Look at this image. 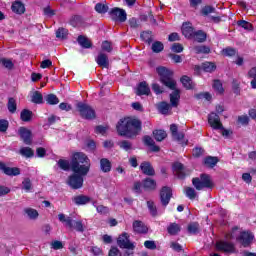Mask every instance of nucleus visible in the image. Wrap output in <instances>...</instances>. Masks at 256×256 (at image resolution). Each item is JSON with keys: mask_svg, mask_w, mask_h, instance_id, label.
<instances>
[{"mask_svg": "<svg viewBox=\"0 0 256 256\" xmlns=\"http://www.w3.org/2000/svg\"><path fill=\"white\" fill-rule=\"evenodd\" d=\"M32 103H35L36 105L43 104V94L39 91H35L32 95Z\"/></svg>", "mask_w": 256, "mask_h": 256, "instance_id": "obj_47", "label": "nucleus"}, {"mask_svg": "<svg viewBox=\"0 0 256 256\" xmlns=\"http://www.w3.org/2000/svg\"><path fill=\"white\" fill-rule=\"evenodd\" d=\"M113 168V164H111V160L107 158L100 159V171L102 173H111V169Z\"/></svg>", "mask_w": 256, "mask_h": 256, "instance_id": "obj_26", "label": "nucleus"}, {"mask_svg": "<svg viewBox=\"0 0 256 256\" xmlns=\"http://www.w3.org/2000/svg\"><path fill=\"white\" fill-rule=\"evenodd\" d=\"M18 135L20 136V139L23 141L25 145H32L33 143V133L31 130L20 127L18 130Z\"/></svg>", "mask_w": 256, "mask_h": 256, "instance_id": "obj_13", "label": "nucleus"}, {"mask_svg": "<svg viewBox=\"0 0 256 256\" xmlns=\"http://www.w3.org/2000/svg\"><path fill=\"white\" fill-rule=\"evenodd\" d=\"M108 256H123L121 250L117 248V246H111L110 250L108 251Z\"/></svg>", "mask_w": 256, "mask_h": 256, "instance_id": "obj_60", "label": "nucleus"}, {"mask_svg": "<svg viewBox=\"0 0 256 256\" xmlns=\"http://www.w3.org/2000/svg\"><path fill=\"white\" fill-rule=\"evenodd\" d=\"M141 187H143V182L136 181V182H134L132 190L134 191V193L141 195V193H143V191L141 190Z\"/></svg>", "mask_w": 256, "mask_h": 256, "instance_id": "obj_63", "label": "nucleus"}, {"mask_svg": "<svg viewBox=\"0 0 256 256\" xmlns=\"http://www.w3.org/2000/svg\"><path fill=\"white\" fill-rule=\"evenodd\" d=\"M224 57H235L237 55V49L233 47H226L222 50Z\"/></svg>", "mask_w": 256, "mask_h": 256, "instance_id": "obj_48", "label": "nucleus"}, {"mask_svg": "<svg viewBox=\"0 0 256 256\" xmlns=\"http://www.w3.org/2000/svg\"><path fill=\"white\" fill-rule=\"evenodd\" d=\"M172 171L177 175L178 179H185V166L181 162H174L172 164Z\"/></svg>", "mask_w": 256, "mask_h": 256, "instance_id": "obj_19", "label": "nucleus"}, {"mask_svg": "<svg viewBox=\"0 0 256 256\" xmlns=\"http://www.w3.org/2000/svg\"><path fill=\"white\" fill-rule=\"evenodd\" d=\"M213 89H215L217 91V93H219L220 95H223V93H225V89L223 88V83H221V80L216 79L213 81V85H212Z\"/></svg>", "mask_w": 256, "mask_h": 256, "instance_id": "obj_46", "label": "nucleus"}, {"mask_svg": "<svg viewBox=\"0 0 256 256\" xmlns=\"http://www.w3.org/2000/svg\"><path fill=\"white\" fill-rule=\"evenodd\" d=\"M71 171L72 173H81L88 175L91 171V159L83 152H75L71 156Z\"/></svg>", "mask_w": 256, "mask_h": 256, "instance_id": "obj_3", "label": "nucleus"}, {"mask_svg": "<svg viewBox=\"0 0 256 256\" xmlns=\"http://www.w3.org/2000/svg\"><path fill=\"white\" fill-rule=\"evenodd\" d=\"M120 149H123V151H131L133 150V143L129 140H122L118 143Z\"/></svg>", "mask_w": 256, "mask_h": 256, "instance_id": "obj_45", "label": "nucleus"}, {"mask_svg": "<svg viewBox=\"0 0 256 256\" xmlns=\"http://www.w3.org/2000/svg\"><path fill=\"white\" fill-rule=\"evenodd\" d=\"M173 137H175L176 141H178L182 147L187 146V143H189V140H185V133L183 132H177Z\"/></svg>", "mask_w": 256, "mask_h": 256, "instance_id": "obj_44", "label": "nucleus"}, {"mask_svg": "<svg viewBox=\"0 0 256 256\" xmlns=\"http://www.w3.org/2000/svg\"><path fill=\"white\" fill-rule=\"evenodd\" d=\"M132 227L134 233H138V235H145L146 233H149V228L141 220H135Z\"/></svg>", "mask_w": 256, "mask_h": 256, "instance_id": "obj_17", "label": "nucleus"}, {"mask_svg": "<svg viewBox=\"0 0 256 256\" xmlns=\"http://www.w3.org/2000/svg\"><path fill=\"white\" fill-rule=\"evenodd\" d=\"M163 49H165V46L163 45V42H161V41H155L152 44L153 53H161V51H163Z\"/></svg>", "mask_w": 256, "mask_h": 256, "instance_id": "obj_52", "label": "nucleus"}, {"mask_svg": "<svg viewBox=\"0 0 256 256\" xmlns=\"http://www.w3.org/2000/svg\"><path fill=\"white\" fill-rule=\"evenodd\" d=\"M208 123L212 129L219 131V129H223V123H221V118L215 112H211L208 115Z\"/></svg>", "mask_w": 256, "mask_h": 256, "instance_id": "obj_14", "label": "nucleus"}, {"mask_svg": "<svg viewBox=\"0 0 256 256\" xmlns=\"http://www.w3.org/2000/svg\"><path fill=\"white\" fill-rule=\"evenodd\" d=\"M46 102L48 103V105H58L59 98L55 94H48L46 96Z\"/></svg>", "mask_w": 256, "mask_h": 256, "instance_id": "obj_53", "label": "nucleus"}, {"mask_svg": "<svg viewBox=\"0 0 256 256\" xmlns=\"http://www.w3.org/2000/svg\"><path fill=\"white\" fill-rule=\"evenodd\" d=\"M248 79H252L250 82L251 88L256 89V66L248 71Z\"/></svg>", "mask_w": 256, "mask_h": 256, "instance_id": "obj_39", "label": "nucleus"}, {"mask_svg": "<svg viewBox=\"0 0 256 256\" xmlns=\"http://www.w3.org/2000/svg\"><path fill=\"white\" fill-rule=\"evenodd\" d=\"M108 129H109L108 126L98 125L95 127V133L97 135H105V133H107Z\"/></svg>", "mask_w": 256, "mask_h": 256, "instance_id": "obj_64", "label": "nucleus"}, {"mask_svg": "<svg viewBox=\"0 0 256 256\" xmlns=\"http://www.w3.org/2000/svg\"><path fill=\"white\" fill-rule=\"evenodd\" d=\"M136 95H138V97L143 95H151V88H149V84H147L146 81H142L138 84Z\"/></svg>", "mask_w": 256, "mask_h": 256, "instance_id": "obj_22", "label": "nucleus"}, {"mask_svg": "<svg viewBox=\"0 0 256 256\" xmlns=\"http://www.w3.org/2000/svg\"><path fill=\"white\" fill-rule=\"evenodd\" d=\"M96 63L99 67L109 69V57H107V54L100 53L96 58Z\"/></svg>", "mask_w": 256, "mask_h": 256, "instance_id": "obj_27", "label": "nucleus"}, {"mask_svg": "<svg viewBox=\"0 0 256 256\" xmlns=\"http://www.w3.org/2000/svg\"><path fill=\"white\" fill-rule=\"evenodd\" d=\"M156 72L160 77V83L173 91V93L170 94V106L179 107L181 90L177 89V82L173 79V71L165 66H159L156 68Z\"/></svg>", "mask_w": 256, "mask_h": 256, "instance_id": "obj_2", "label": "nucleus"}, {"mask_svg": "<svg viewBox=\"0 0 256 256\" xmlns=\"http://www.w3.org/2000/svg\"><path fill=\"white\" fill-rule=\"evenodd\" d=\"M192 185L195 187L197 191H201L203 189H213L215 184L211 180V176L209 174H200V177H195L192 179Z\"/></svg>", "mask_w": 256, "mask_h": 256, "instance_id": "obj_4", "label": "nucleus"}, {"mask_svg": "<svg viewBox=\"0 0 256 256\" xmlns=\"http://www.w3.org/2000/svg\"><path fill=\"white\" fill-rule=\"evenodd\" d=\"M9 129V121L6 119H0V133H7Z\"/></svg>", "mask_w": 256, "mask_h": 256, "instance_id": "obj_59", "label": "nucleus"}, {"mask_svg": "<svg viewBox=\"0 0 256 256\" xmlns=\"http://www.w3.org/2000/svg\"><path fill=\"white\" fill-rule=\"evenodd\" d=\"M57 165L62 171H69L71 170V160L59 159Z\"/></svg>", "mask_w": 256, "mask_h": 256, "instance_id": "obj_40", "label": "nucleus"}, {"mask_svg": "<svg viewBox=\"0 0 256 256\" xmlns=\"http://www.w3.org/2000/svg\"><path fill=\"white\" fill-rule=\"evenodd\" d=\"M142 141L146 147H150V151H152V153H159L161 151V147L155 144V140H153L151 136L145 135L142 138Z\"/></svg>", "mask_w": 256, "mask_h": 256, "instance_id": "obj_16", "label": "nucleus"}, {"mask_svg": "<svg viewBox=\"0 0 256 256\" xmlns=\"http://www.w3.org/2000/svg\"><path fill=\"white\" fill-rule=\"evenodd\" d=\"M0 171L8 177H17L21 175V169L19 167H9L5 162L0 161Z\"/></svg>", "mask_w": 256, "mask_h": 256, "instance_id": "obj_12", "label": "nucleus"}, {"mask_svg": "<svg viewBox=\"0 0 256 256\" xmlns=\"http://www.w3.org/2000/svg\"><path fill=\"white\" fill-rule=\"evenodd\" d=\"M151 35H153V32L151 31H143L140 34L141 40L145 41L146 43H151L153 39L151 38Z\"/></svg>", "mask_w": 256, "mask_h": 256, "instance_id": "obj_54", "label": "nucleus"}, {"mask_svg": "<svg viewBox=\"0 0 256 256\" xmlns=\"http://www.w3.org/2000/svg\"><path fill=\"white\" fill-rule=\"evenodd\" d=\"M72 202L74 203V205H77L78 207L81 205H87L91 203V197L80 194V195L74 196L72 198Z\"/></svg>", "mask_w": 256, "mask_h": 256, "instance_id": "obj_23", "label": "nucleus"}, {"mask_svg": "<svg viewBox=\"0 0 256 256\" xmlns=\"http://www.w3.org/2000/svg\"><path fill=\"white\" fill-rule=\"evenodd\" d=\"M152 135L155 141H158L159 143L164 141V139H167V132L165 130H153Z\"/></svg>", "mask_w": 256, "mask_h": 256, "instance_id": "obj_33", "label": "nucleus"}, {"mask_svg": "<svg viewBox=\"0 0 256 256\" xmlns=\"http://www.w3.org/2000/svg\"><path fill=\"white\" fill-rule=\"evenodd\" d=\"M68 35H69V30H67V28L60 27L56 31L57 39H67Z\"/></svg>", "mask_w": 256, "mask_h": 256, "instance_id": "obj_49", "label": "nucleus"}, {"mask_svg": "<svg viewBox=\"0 0 256 256\" xmlns=\"http://www.w3.org/2000/svg\"><path fill=\"white\" fill-rule=\"evenodd\" d=\"M146 205L151 217H159V210L157 209V205H155L154 201L149 200L146 202Z\"/></svg>", "mask_w": 256, "mask_h": 256, "instance_id": "obj_31", "label": "nucleus"}, {"mask_svg": "<svg viewBox=\"0 0 256 256\" xmlns=\"http://www.w3.org/2000/svg\"><path fill=\"white\" fill-rule=\"evenodd\" d=\"M160 203L162 207H167L169 203H171V199L173 198V189L169 186H163L160 189Z\"/></svg>", "mask_w": 256, "mask_h": 256, "instance_id": "obj_10", "label": "nucleus"}, {"mask_svg": "<svg viewBox=\"0 0 256 256\" xmlns=\"http://www.w3.org/2000/svg\"><path fill=\"white\" fill-rule=\"evenodd\" d=\"M142 187L144 191H156L157 181H155V179L146 177L142 180Z\"/></svg>", "mask_w": 256, "mask_h": 256, "instance_id": "obj_21", "label": "nucleus"}, {"mask_svg": "<svg viewBox=\"0 0 256 256\" xmlns=\"http://www.w3.org/2000/svg\"><path fill=\"white\" fill-rule=\"evenodd\" d=\"M187 231L189 235H197L200 233L199 222H192L188 224Z\"/></svg>", "mask_w": 256, "mask_h": 256, "instance_id": "obj_36", "label": "nucleus"}, {"mask_svg": "<svg viewBox=\"0 0 256 256\" xmlns=\"http://www.w3.org/2000/svg\"><path fill=\"white\" fill-rule=\"evenodd\" d=\"M201 13L202 15L207 17V15H209L210 13H215V7L206 5L201 9Z\"/></svg>", "mask_w": 256, "mask_h": 256, "instance_id": "obj_61", "label": "nucleus"}, {"mask_svg": "<svg viewBox=\"0 0 256 256\" xmlns=\"http://www.w3.org/2000/svg\"><path fill=\"white\" fill-rule=\"evenodd\" d=\"M182 35H184L186 39H193L195 28H193V25L190 22H184L182 24Z\"/></svg>", "mask_w": 256, "mask_h": 256, "instance_id": "obj_20", "label": "nucleus"}, {"mask_svg": "<svg viewBox=\"0 0 256 256\" xmlns=\"http://www.w3.org/2000/svg\"><path fill=\"white\" fill-rule=\"evenodd\" d=\"M22 189H24V191H31L33 184L31 183V179L30 178H24V180L22 181Z\"/></svg>", "mask_w": 256, "mask_h": 256, "instance_id": "obj_58", "label": "nucleus"}, {"mask_svg": "<svg viewBox=\"0 0 256 256\" xmlns=\"http://www.w3.org/2000/svg\"><path fill=\"white\" fill-rule=\"evenodd\" d=\"M116 131L120 137L135 139L143 131V122L139 118L124 117L117 122Z\"/></svg>", "mask_w": 256, "mask_h": 256, "instance_id": "obj_1", "label": "nucleus"}, {"mask_svg": "<svg viewBox=\"0 0 256 256\" xmlns=\"http://www.w3.org/2000/svg\"><path fill=\"white\" fill-rule=\"evenodd\" d=\"M7 108L9 113H12V114L17 111V101L15 100V98L10 97L8 99Z\"/></svg>", "mask_w": 256, "mask_h": 256, "instance_id": "obj_43", "label": "nucleus"}, {"mask_svg": "<svg viewBox=\"0 0 256 256\" xmlns=\"http://www.w3.org/2000/svg\"><path fill=\"white\" fill-rule=\"evenodd\" d=\"M85 176L87 175L73 172L70 176H68L66 185H68V187L73 190L82 189L83 183H85V179L83 177Z\"/></svg>", "mask_w": 256, "mask_h": 256, "instance_id": "obj_8", "label": "nucleus"}, {"mask_svg": "<svg viewBox=\"0 0 256 256\" xmlns=\"http://www.w3.org/2000/svg\"><path fill=\"white\" fill-rule=\"evenodd\" d=\"M202 71L204 73H215L217 71V64L215 62L205 61L202 63Z\"/></svg>", "mask_w": 256, "mask_h": 256, "instance_id": "obj_29", "label": "nucleus"}, {"mask_svg": "<svg viewBox=\"0 0 256 256\" xmlns=\"http://www.w3.org/2000/svg\"><path fill=\"white\" fill-rule=\"evenodd\" d=\"M237 243H239L240 247L247 249L253 245V241H255V234L251 232V230H243L236 237Z\"/></svg>", "mask_w": 256, "mask_h": 256, "instance_id": "obj_7", "label": "nucleus"}, {"mask_svg": "<svg viewBox=\"0 0 256 256\" xmlns=\"http://www.w3.org/2000/svg\"><path fill=\"white\" fill-rule=\"evenodd\" d=\"M20 119L21 121H24V123H29V121L33 119V111L29 109H23L20 113Z\"/></svg>", "mask_w": 256, "mask_h": 256, "instance_id": "obj_35", "label": "nucleus"}, {"mask_svg": "<svg viewBox=\"0 0 256 256\" xmlns=\"http://www.w3.org/2000/svg\"><path fill=\"white\" fill-rule=\"evenodd\" d=\"M77 42L82 49H91V47H93V42H91V40L84 35H79Z\"/></svg>", "mask_w": 256, "mask_h": 256, "instance_id": "obj_25", "label": "nucleus"}, {"mask_svg": "<svg viewBox=\"0 0 256 256\" xmlns=\"http://www.w3.org/2000/svg\"><path fill=\"white\" fill-rule=\"evenodd\" d=\"M19 153L22 155V157H26V159L35 157V151L32 150L31 147H22L20 148Z\"/></svg>", "mask_w": 256, "mask_h": 256, "instance_id": "obj_34", "label": "nucleus"}, {"mask_svg": "<svg viewBox=\"0 0 256 256\" xmlns=\"http://www.w3.org/2000/svg\"><path fill=\"white\" fill-rule=\"evenodd\" d=\"M183 44L181 43H173L171 46V51L173 53H183Z\"/></svg>", "mask_w": 256, "mask_h": 256, "instance_id": "obj_62", "label": "nucleus"}, {"mask_svg": "<svg viewBox=\"0 0 256 256\" xmlns=\"http://www.w3.org/2000/svg\"><path fill=\"white\" fill-rule=\"evenodd\" d=\"M58 220L60 223H63L65 227H68V229H75L78 233H83V231H85L81 220L75 221L73 218L65 216L63 213L58 214Z\"/></svg>", "mask_w": 256, "mask_h": 256, "instance_id": "obj_5", "label": "nucleus"}, {"mask_svg": "<svg viewBox=\"0 0 256 256\" xmlns=\"http://www.w3.org/2000/svg\"><path fill=\"white\" fill-rule=\"evenodd\" d=\"M158 111L162 114V115H167V113H169V111H171V104L162 101L158 104Z\"/></svg>", "mask_w": 256, "mask_h": 256, "instance_id": "obj_38", "label": "nucleus"}, {"mask_svg": "<svg viewBox=\"0 0 256 256\" xmlns=\"http://www.w3.org/2000/svg\"><path fill=\"white\" fill-rule=\"evenodd\" d=\"M94 207H96L97 213H100V215H107L109 213V207L103 206V205H95V202L92 203Z\"/></svg>", "mask_w": 256, "mask_h": 256, "instance_id": "obj_55", "label": "nucleus"}, {"mask_svg": "<svg viewBox=\"0 0 256 256\" xmlns=\"http://www.w3.org/2000/svg\"><path fill=\"white\" fill-rule=\"evenodd\" d=\"M185 195H186V197H188V199H190L191 201H193L194 199H197V192H196L195 189L192 188V187H186V188H185Z\"/></svg>", "mask_w": 256, "mask_h": 256, "instance_id": "obj_51", "label": "nucleus"}, {"mask_svg": "<svg viewBox=\"0 0 256 256\" xmlns=\"http://www.w3.org/2000/svg\"><path fill=\"white\" fill-rule=\"evenodd\" d=\"M117 245L120 249H128L130 251L135 250V244L129 240V234L124 232L117 238Z\"/></svg>", "mask_w": 256, "mask_h": 256, "instance_id": "obj_11", "label": "nucleus"}, {"mask_svg": "<svg viewBox=\"0 0 256 256\" xmlns=\"http://www.w3.org/2000/svg\"><path fill=\"white\" fill-rule=\"evenodd\" d=\"M77 111L80 114L82 119H86L87 121H91L97 117L95 113V109L91 107L89 104H85L83 102H78L76 104Z\"/></svg>", "mask_w": 256, "mask_h": 256, "instance_id": "obj_6", "label": "nucleus"}, {"mask_svg": "<svg viewBox=\"0 0 256 256\" xmlns=\"http://www.w3.org/2000/svg\"><path fill=\"white\" fill-rule=\"evenodd\" d=\"M193 38L198 43H205V41H207V33H205L203 30H198L194 32Z\"/></svg>", "mask_w": 256, "mask_h": 256, "instance_id": "obj_37", "label": "nucleus"}, {"mask_svg": "<svg viewBox=\"0 0 256 256\" xmlns=\"http://www.w3.org/2000/svg\"><path fill=\"white\" fill-rule=\"evenodd\" d=\"M109 11V6L107 4L103 3H97L95 5V12L99 13L100 15H105Z\"/></svg>", "mask_w": 256, "mask_h": 256, "instance_id": "obj_42", "label": "nucleus"}, {"mask_svg": "<svg viewBox=\"0 0 256 256\" xmlns=\"http://www.w3.org/2000/svg\"><path fill=\"white\" fill-rule=\"evenodd\" d=\"M140 171H142L143 175L155 177V168H153V165L149 161H143L140 164Z\"/></svg>", "mask_w": 256, "mask_h": 256, "instance_id": "obj_18", "label": "nucleus"}, {"mask_svg": "<svg viewBox=\"0 0 256 256\" xmlns=\"http://www.w3.org/2000/svg\"><path fill=\"white\" fill-rule=\"evenodd\" d=\"M167 233H169L172 236L179 235L181 233V225L177 223H170L167 227Z\"/></svg>", "mask_w": 256, "mask_h": 256, "instance_id": "obj_32", "label": "nucleus"}, {"mask_svg": "<svg viewBox=\"0 0 256 256\" xmlns=\"http://www.w3.org/2000/svg\"><path fill=\"white\" fill-rule=\"evenodd\" d=\"M205 153V149H203L202 147H195L192 150V155L193 157H195L196 159H199V157H202V155Z\"/></svg>", "mask_w": 256, "mask_h": 256, "instance_id": "obj_57", "label": "nucleus"}, {"mask_svg": "<svg viewBox=\"0 0 256 256\" xmlns=\"http://www.w3.org/2000/svg\"><path fill=\"white\" fill-rule=\"evenodd\" d=\"M219 163V157L217 156H207L204 158V165L209 167V169H213Z\"/></svg>", "mask_w": 256, "mask_h": 256, "instance_id": "obj_30", "label": "nucleus"}, {"mask_svg": "<svg viewBox=\"0 0 256 256\" xmlns=\"http://www.w3.org/2000/svg\"><path fill=\"white\" fill-rule=\"evenodd\" d=\"M237 25L238 27H242V29H245V31H253V24H251V22L239 20L237 21Z\"/></svg>", "mask_w": 256, "mask_h": 256, "instance_id": "obj_50", "label": "nucleus"}, {"mask_svg": "<svg viewBox=\"0 0 256 256\" xmlns=\"http://www.w3.org/2000/svg\"><path fill=\"white\" fill-rule=\"evenodd\" d=\"M180 82L182 83L184 89H186L187 91L195 89V82H193V79L187 75H183L180 78Z\"/></svg>", "mask_w": 256, "mask_h": 256, "instance_id": "obj_24", "label": "nucleus"}, {"mask_svg": "<svg viewBox=\"0 0 256 256\" xmlns=\"http://www.w3.org/2000/svg\"><path fill=\"white\" fill-rule=\"evenodd\" d=\"M25 213L28 215L30 219H37V217H39V212L33 208L26 209Z\"/></svg>", "mask_w": 256, "mask_h": 256, "instance_id": "obj_56", "label": "nucleus"}, {"mask_svg": "<svg viewBox=\"0 0 256 256\" xmlns=\"http://www.w3.org/2000/svg\"><path fill=\"white\" fill-rule=\"evenodd\" d=\"M11 9L16 15H23V13H25V4L21 1H15L12 4Z\"/></svg>", "mask_w": 256, "mask_h": 256, "instance_id": "obj_28", "label": "nucleus"}, {"mask_svg": "<svg viewBox=\"0 0 256 256\" xmlns=\"http://www.w3.org/2000/svg\"><path fill=\"white\" fill-rule=\"evenodd\" d=\"M194 51L197 55H201V53L204 55H209V53H211V48L205 45L195 46Z\"/></svg>", "mask_w": 256, "mask_h": 256, "instance_id": "obj_41", "label": "nucleus"}, {"mask_svg": "<svg viewBox=\"0 0 256 256\" xmlns=\"http://www.w3.org/2000/svg\"><path fill=\"white\" fill-rule=\"evenodd\" d=\"M216 249L224 253H235V244L227 241H218L216 242Z\"/></svg>", "mask_w": 256, "mask_h": 256, "instance_id": "obj_15", "label": "nucleus"}, {"mask_svg": "<svg viewBox=\"0 0 256 256\" xmlns=\"http://www.w3.org/2000/svg\"><path fill=\"white\" fill-rule=\"evenodd\" d=\"M110 19H112L115 23H125L127 21V12L125 10L114 7L109 11Z\"/></svg>", "mask_w": 256, "mask_h": 256, "instance_id": "obj_9", "label": "nucleus"}]
</instances>
